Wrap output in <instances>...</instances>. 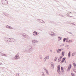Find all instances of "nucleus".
Returning <instances> with one entry per match:
<instances>
[{
  "label": "nucleus",
  "mask_w": 76,
  "mask_h": 76,
  "mask_svg": "<svg viewBox=\"0 0 76 76\" xmlns=\"http://www.w3.org/2000/svg\"><path fill=\"white\" fill-rule=\"evenodd\" d=\"M21 35H22V36L25 38H26L28 39V38H29V36L28 35L26 34L23 33H21Z\"/></svg>",
  "instance_id": "obj_1"
},
{
  "label": "nucleus",
  "mask_w": 76,
  "mask_h": 76,
  "mask_svg": "<svg viewBox=\"0 0 76 76\" xmlns=\"http://www.w3.org/2000/svg\"><path fill=\"white\" fill-rule=\"evenodd\" d=\"M57 72L59 74H60V72H60V69H57Z\"/></svg>",
  "instance_id": "obj_19"
},
{
  "label": "nucleus",
  "mask_w": 76,
  "mask_h": 76,
  "mask_svg": "<svg viewBox=\"0 0 76 76\" xmlns=\"http://www.w3.org/2000/svg\"><path fill=\"white\" fill-rule=\"evenodd\" d=\"M60 58H58V60L59 61V60H60Z\"/></svg>",
  "instance_id": "obj_52"
},
{
  "label": "nucleus",
  "mask_w": 76,
  "mask_h": 76,
  "mask_svg": "<svg viewBox=\"0 0 76 76\" xmlns=\"http://www.w3.org/2000/svg\"><path fill=\"white\" fill-rule=\"evenodd\" d=\"M67 39V38H64L63 39V42H65L66 41V40Z\"/></svg>",
  "instance_id": "obj_21"
},
{
  "label": "nucleus",
  "mask_w": 76,
  "mask_h": 76,
  "mask_svg": "<svg viewBox=\"0 0 76 76\" xmlns=\"http://www.w3.org/2000/svg\"><path fill=\"white\" fill-rule=\"evenodd\" d=\"M42 76H45V75H44V73L42 74Z\"/></svg>",
  "instance_id": "obj_46"
},
{
  "label": "nucleus",
  "mask_w": 76,
  "mask_h": 76,
  "mask_svg": "<svg viewBox=\"0 0 76 76\" xmlns=\"http://www.w3.org/2000/svg\"><path fill=\"white\" fill-rule=\"evenodd\" d=\"M6 28H8V29H13V28H12V26H9L7 25L6 26Z\"/></svg>",
  "instance_id": "obj_6"
},
{
  "label": "nucleus",
  "mask_w": 76,
  "mask_h": 76,
  "mask_svg": "<svg viewBox=\"0 0 76 76\" xmlns=\"http://www.w3.org/2000/svg\"><path fill=\"white\" fill-rule=\"evenodd\" d=\"M58 51H61V49H58Z\"/></svg>",
  "instance_id": "obj_35"
},
{
  "label": "nucleus",
  "mask_w": 76,
  "mask_h": 76,
  "mask_svg": "<svg viewBox=\"0 0 76 76\" xmlns=\"http://www.w3.org/2000/svg\"><path fill=\"white\" fill-rule=\"evenodd\" d=\"M62 56H64V51H62V52L61 53Z\"/></svg>",
  "instance_id": "obj_20"
},
{
  "label": "nucleus",
  "mask_w": 76,
  "mask_h": 76,
  "mask_svg": "<svg viewBox=\"0 0 76 76\" xmlns=\"http://www.w3.org/2000/svg\"><path fill=\"white\" fill-rule=\"evenodd\" d=\"M75 55V54L74 53H72V56H74Z\"/></svg>",
  "instance_id": "obj_32"
},
{
  "label": "nucleus",
  "mask_w": 76,
  "mask_h": 76,
  "mask_svg": "<svg viewBox=\"0 0 76 76\" xmlns=\"http://www.w3.org/2000/svg\"><path fill=\"white\" fill-rule=\"evenodd\" d=\"M61 38L60 37H58V38H59V39H60Z\"/></svg>",
  "instance_id": "obj_47"
},
{
  "label": "nucleus",
  "mask_w": 76,
  "mask_h": 76,
  "mask_svg": "<svg viewBox=\"0 0 76 76\" xmlns=\"http://www.w3.org/2000/svg\"><path fill=\"white\" fill-rule=\"evenodd\" d=\"M72 13L71 12H70L69 13Z\"/></svg>",
  "instance_id": "obj_57"
},
{
  "label": "nucleus",
  "mask_w": 76,
  "mask_h": 76,
  "mask_svg": "<svg viewBox=\"0 0 76 76\" xmlns=\"http://www.w3.org/2000/svg\"><path fill=\"white\" fill-rule=\"evenodd\" d=\"M5 41L6 42H10L12 41V39L6 37L5 38Z\"/></svg>",
  "instance_id": "obj_2"
},
{
  "label": "nucleus",
  "mask_w": 76,
  "mask_h": 76,
  "mask_svg": "<svg viewBox=\"0 0 76 76\" xmlns=\"http://www.w3.org/2000/svg\"><path fill=\"white\" fill-rule=\"evenodd\" d=\"M48 34L49 35H51V37H54V35H55V34H53L54 33L53 32H49Z\"/></svg>",
  "instance_id": "obj_5"
},
{
  "label": "nucleus",
  "mask_w": 76,
  "mask_h": 76,
  "mask_svg": "<svg viewBox=\"0 0 76 76\" xmlns=\"http://www.w3.org/2000/svg\"><path fill=\"white\" fill-rule=\"evenodd\" d=\"M72 25H74V23H72Z\"/></svg>",
  "instance_id": "obj_53"
},
{
  "label": "nucleus",
  "mask_w": 76,
  "mask_h": 76,
  "mask_svg": "<svg viewBox=\"0 0 76 76\" xmlns=\"http://www.w3.org/2000/svg\"><path fill=\"white\" fill-rule=\"evenodd\" d=\"M43 69H44V70H45L46 69L45 68V67H44Z\"/></svg>",
  "instance_id": "obj_44"
},
{
  "label": "nucleus",
  "mask_w": 76,
  "mask_h": 76,
  "mask_svg": "<svg viewBox=\"0 0 76 76\" xmlns=\"http://www.w3.org/2000/svg\"><path fill=\"white\" fill-rule=\"evenodd\" d=\"M72 40H69V41H68V43H69V42H72Z\"/></svg>",
  "instance_id": "obj_34"
},
{
  "label": "nucleus",
  "mask_w": 76,
  "mask_h": 76,
  "mask_svg": "<svg viewBox=\"0 0 76 76\" xmlns=\"http://www.w3.org/2000/svg\"><path fill=\"white\" fill-rule=\"evenodd\" d=\"M11 59L12 60H15V58H14V57L12 58Z\"/></svg>",
  "instance_id": "obj_39"
},
{
  "label": "nucleus",
  "mask_w": 76,
  "mask_h": 76,
  "mask_svg": "<svg viewBox=\"0 0 76 76\" xmlns=\"http://www.w3.org/2000/svg\"><path fill=\"white\" fill-rule=\"evenodd\" d=\"M58 41H60V40L59 39H58Z\"/></svg>",
  "instance_id": "obj_54"
},
{
  "label": "nucleus",
  "mask_w": 76,
  "mask_h": 76,
  "mask_svg": "<svg viewBox=\"0 0 76 76\" xmlns=\"http://www.w3.org/2000/svg\"><path fill=\"white\" fill-rule=\"evenodd\" d=\"M61 71L62 72V74H64V68H63V66H61Z\"/></svg>",
  "instance_id": "obj_7"
},
{
  "label": "nucleus",
  "mask_w": 76,
  "mask_h": 76,
  "mask_svg": "<svg viewBox=\"0 0 76 76\" xmlns=\"http://www.w3.org/2000/svg\"><path fill=\"white\" fill-rule=\"evenodd\" d=\"M69 33L70 34H72V33H71V32H69Z\"/></svg>",
  "instance_id": "obj_45"
},
{
  "label": "nucleus",
  "mask_w": 76,
  "mask_h": 76,
  "mask_svg": "<svg viewBox=\"0 0 76 76\" xmlns=\"http://www.w3.org/2000/svg\"><path fill=\"white\" fill-rule=\"evenodd\" d=\"M65 61V62H66V61Z\"/></svg>",
  "instance_id": "obj_60"
},
{
  "label": "nucleus",
  "mask_w": 76,
  "mask_h": 76,
  "mask_svg": "<svg viewBox=\"0 0 76 76\" xmlns=\"http://www.w3.org/2000/svg\"><path fill=\"white\" fill-rule=\"evenodd\" d=\"M33 35H34V36H36L37 35V32L36 31H34L33 33Z\"/></svg>",
  "instance_id": "obj_12"
},
{
  "label": "nucleus",
  "mask_w": 76,
  "mask_h": 76,
  "mask_svg": "<svg viewBox=\"0 0 76 76\" xmlns=\"http://www.w3.org/2000/svg\"><path fill=\"white\" fill-rule=\"evenodd\" d=\"M45 72H46V73H47V74H48V75L49 74V73H48V70L47 69L45 70Z\"/></svg>",
  "instance_id": "obj_26"
},
{
  "label": "nucleus",
  "mask_w": 76,
  "mask_h": 76,
  "mask_svg": "<svg viewBox=\"0 0 76 76\" xmlns=\"http://www.w3.org/2000/svg\"><path fill=\"white\" fill-rule=\"evenodd\" d=\"M61 39H62L61 38L59 39V40H61Z\"/></svg>",
  "instance_id": "obj_49"
},
{
  "label": "nucleus",
  "mask_w": 76,
  "mask_h": 76,
  "mask_svg": "<svg viewBox=\"0 0 76 76\" xmlns=\"http://www.w3.org/2000/svg\"><path fill=\"white\" fill-rule=\"evenodd\" d=\"M58 58V57H56L55 58V59L54 60V61H56L57 60V59Z\"/></svg>",
  "instance_id": "obj_17"
},
{
  "label": "nucleus",
  "mask_w": 76,
  "mask_h": 76,
  "mask_svg": "<svg viewBox=\"0 0 76 76\" xmlns=\"http://www.w3.org/2000/svg\"><path fill=\"white\" fill-rule=\"evenodd\" d=\"M68 15H67V16H69V17H71L72 18H73V17L72 16H70V15H69V13L68 14Z\"/></svg>",
  "instance_id": "obj_25"
},
{
  "label": "nucleus",
  "mask_w": 76,
  "mask_h": 76,
  "mask_svg": "<svg viewBox=\"0 0 76 76\" xmlns=\"http://www.w3.org/2000/svg\"><path fill=\"white\" fill-rule=\"evenodd\" d=\"M61 16H62V17H63V18H65L64 16V15H61Z\"/></svg>",
  "instance_id": "obj_40"
},
{
  "label": "nucleus",
  "mask_w": 76,
  "mask_h": 76,
  "mask_svg": "<svg viewBox=\"0 0 76 76\" xmlns=\"http://www.w3.org/2000/svg\"><path fill=\"white\" fill-rule=\"evenodd\" d=\"M15 42V40L14 39H11V42Z\"/></svg>",
  "instance_id": "obj_16"
},
{
  "label": "nucleus",
  "mask_w": 76,
  "mask_h": 76,
  "mask_svg": "<svg viewBox=\"0 0 76 76\" xmlns=\"http://www.w3.org/2000/svg\"><path fill=\"white\" fill-rule=\"evenodd\" d=\"M6 56H7V55L5 54H4L3 55V56H5V57H6Z\"/></svg>",
  "instance_id": "obj_33"
},
{
  "label": "nucleus",
  "mask_w": 76,
  "mask_h": 76,
  "mask_svg": "<svg viewBox=\"0 0 76 76\" xmlns=\"http://www.w3.org/2000/svg\"><path fill=\"white\" fill-rule=\"evenodd\" d=\"M65 47H69V45H67V46H65Z\"/></svg>",
  "instance_id": "obj_43"
},
{
  "label": "nucleus",
  "mask_w": 76,
  "mask_h": 76,
  "mask_svg": "<svg viewBox=\"0 0 76 76\" xmlns=\"http://www.w3.org/2000/svg\"><path fill=\"white\" fill-rule=\"evenodd\" d=\"M67 32L68 33H69V31H67Z\"/></svg>",
  "instance_id": "obj_58"
},
{
  "label": "nucleus",
  "mask_w": 76,
  "mask_h": 76,
  "mask_svg": "<svg viewBox=\"0 0 76 76\" xmlns=\"http://www.w3.org/2000/svg\"><path fill=\"white\" fill-rule=\"evenodd\" d=\"M15 75L16 76H19V73H16Z\"/></svg>",
  "instance_id": "obj_30"
},
{
  "label": "nucleus",
  "mask_w": 76,
  "mask_h": 76,
  "mask_svg": "<svg viewBox=\"0 0 76 76\" xmlns=\"http://www.w3.org/2000/svg\"><path fill=\"white\" fill-rule=\"evenodd\" d=\"M8 15H9V14H8Z\"/></svg>",
  "instance_id": "obj_62"
},
{
  "label": "nucleus",
  "mask_w": 76,
  "mask_h": 76,
  "mask_svg": "<svg viewBox=\"0 0 76 76\" xmlns=\"http://www.w3.org/2000/svg\"><path fill=\"white\" fill-rule=\"evenodd\" d=\"M66 58L64 57V58H62V60H66Z\"/></svg>",
  "instance_id": "obj_29"
},
{
  "label": "nucleus",
  "mask_w": 76,
  "mask_h": 76,
  "mask_svg": "<svg viewBox=\"0 0 76 76\" xmlns=\"http://www.w3.org/2000/svg\"><path fill=\"white\" fill-rule=\"evenodd\" d=\"M5 1H6V2L5 3V1H3V2H2V3L3 4H8V2H7V1H6V0H4Z\"/></svg>",
  "instance_id": "obj_9"
},
{
  "label": "nucleus",
  "mask_w": 76,
  "mask_h": 76,
  "mask_svg": "<svg viewBox=\"0 0 76 76\" xmlns=\"http://www.w3.org/2000/svg\"><path fill=\"white\" fill-rule=\"evenodd\" d=\"M71 75L72 76H75V75L73 73H72V72L71 73Z\"/></svg>",
  "instance_id": "obj_23"
},
{
  "label": "nucleus",
  "mask_w": 76,
  "mask_h": 76,
  "mask_svg": "<svg viewBox=\"0 0 76 76\" xmlns=\"http://www.w3.org/2000/svg\"><path fill=\"white\" fill-rule=\"evenodd\" d=\"M73 71L76 73V69H74Z\"/></svg>",
  "instance_id": "obj_42"
},
{
  "label": "nucleus",
  "mask_w": 76,
  "mask_h": 76,
  "mask_svg": "<svg viewBox=\"0 0 76 76\" xmlns=\"http://www.w3.org/2000/svg\"><path fill=\"white\" fill-rule=\"evenodd\" d=\"M57 51L58 53H60V51H58V50H57Z\"/></svg>",
  "instance_id": "obj_38"
},
{
  "label": "nucleus",
  "mask_w": 76,
  "mask_h": 76,
  "mask_svg": "<svg viewBox=\"0 0 76 76\" xmlns=\"http://www.w3.org/2000/svg\"><path fill=\"white\" fill-rule=\"evenodd\" d=\"M4 15H5V16L7 17H8L9 16L7 15L6 14H4Z\"/></svg>",
  "instance_id": "obj_31"
},
{
  "label": "nucleus",
  "mask_w": 76,
  "mask_h": 76,
  "mask_svg": "<svg viewBox=\"0 0 76 76\" xmlns=\"http://www.w3.org/2000/svg\"><path fill=\"white\" fill-rule=\"evenodd\" d=\"M73 64L74 65H75V64H76L75 63V62L74 61H73Z\"/></svg>",
  "instance_id": "obj_37"
},
{
  "label": "nucleus",
  "mask_w": 76,
  "mask_h": 76,
  "mask_svg": "<svg viewBox=\"0 0 76 76\" xmlns=\"http://www.w3.org/2000/svg\"><path fill=\"white\" fill-rule=\"evenodd\" d=\"M46 59L45 58H44V61H46Z\"/></svg>",
  "instance_id": "obj_41"
},
{
  "label": "nucleus",
  "mask_w": 76,
  "mask_h": 76,
  "mask_svg": "<svg viewBox=\"0 0 76 76\" xmlns=\"http://www.w3.org/2000/svg\"><path fill=\"white\" fill-rule=\"evenodd\" d=\"M59 58L61 59V58H62V56H61Z\"/></svg>",
  "instance_id": "obj_36"
},
{
  "label": "nucleus",
  "mask_w": 76,
  "mask_h": 76,
  "mask_svg": "<svg viewBox=\"0 0 76 76\" xmlns=\"http://www.w3.org/2000/svg\"><path fill=\"white\" fill-rule=\"evenodd\" d=\"M61 50H63V49H61Z\"/></svg>",
  "instance_id": "obj_59"
},
{
  "label": "nucleus",
  "mask_w": 76,
  "mask_h": 76,
  "mask_svg": "<svg viewBox=\"0 0 76 76\" xmlns=\"http://www.w3.org/2000/svg\"><path fill=\"white\" fill-rule=\"evenodd\" d=\"M52 51H53V50H50V51H51V52Z\"/></svg>",
  "instance_id": "obj_55"
},
{
  "label": "nucleus",
  "mask_w": 76,
  "mask_h": 76,
  "mask_svg": "<svg viewBox=\"0 0 76 76\" xmlns=\"http://www.w3.org/2000/svg\"><path fill=\"white\" fill-rule=\"evenodd\" d=\"M52 63H53V62H51V66L52 68L53 67V69H54V64H52Z\"/></svg>",
  "instance_id": "obj_14"
},
{
  "label": "nucleus",
  "mask_w": 76,
  "mask_h": 76,
  "mask_svg": "<svg viewBox=\"0 0 76 76\" xmlns=\"http://www.w3.org/2000/svg\"><path fill=\"white\" fill-rule=\"evenodd\" d=\"M67 39H66V42H67L69 41V38L67 37Z\"/></svg>",
  "instance_id": "obj_28"
},
{
  "label": "nucleus",
  "mask_w": 76,
  "mask_h": 76,
  "mask_svg": "<svg viewBox=\"0 0 76 76\" xmlns=\"http://www.w3.org/2000/svg\"><path fill=\"white\" fill-rule=\"evenodd\" d=\"M62 45L63 46H64V44Z\"/></svg>",
  "instance_id": "obj_51"
},
{
  "label": "nucleus",
  "mask_w": 76,
  "mask_h": 76,
  "mask_svg": "<svg viewBox=\"0 0 76 76\" xmlns=\"http://www.w3.org/2000/svg\"><path fill=\"white\" fill-rule=\"evenodd\" d=\"M49 56H47L45 58H46V59L47 60V59H49Z\"/></svg>",
  "instance_id": "obj_27"
},
{
  "label": "nucleus",
  "mask_w": 76,
  "mask_h": 76,
  "mask_svg": "<svg viewBox=\"0 0 76 76\" xmlns=\"http://www.w3.org/2000/svg\"><path fill=\"white\" fill-rule=\"evenodd\" d=\"M19 58H20V57L19 55H16L15 57V60H18Z\"/></svg>",
  "instance_id": "obj_8"
},
{
  "label": "nucleus",
  "mask_w": 76,
  "mask_h": 76,
  "mask_svg": "<svg viewBox=\"0 0 76 76\" xmlns=\"http://www.w3.org/2000/svg\"><path fill=\"white\" fill-rule=\"evenodd\" d=\"M39 58L41 59V60H42V57L41 56H39Z\"/></svg>",
  "instance_id": "obj_24"
},
{
  "label": "nucleus",
  "mask_w": 76,
  "mask_h": 76,
  "mask_svg": "<svg viewBox=\"0 0 76 76\" xmlns=\"http://www.w3.org/2000/svg\"><path fill=\"white\" fill-rule=\"evenodd\" d=\"M72 67V64H70L69 66H68V69H67V72H69L70 70V69Z\"/></svg>",
  "instance_id": "obj_4"
},
{
  "label": "nucleus",
  "mask_w": 76,
  "mask_h": 76,
  "mask_svg": "<svg viewBox=\"0 0 76 76\" xmlns=\"http://www.w3.org/2000/svg\"><path fill=\"white\" fill-rule=\"evenodd\" d=\"M70 53H71V52L69 51L68 53V57H70V56H71Z\"/></svg>",
  "instance_id": "obj_18"
},
{
  "label": "nucleus",
  "mask_w": 76,
  "mask_h": 76,
  "mask_svg": "<svg viewBox=\"0 0 76 76\" xmlns=\"http://www.w3.org/2000/svg\"><path fill=\"white\" fill-rule=\"evenodd\" d=\"M58 2H59L58 1Z\"/></svg>",
  "instance_id": "obj_61"
},
{
  "label": "nucleus",
  "mask_w": 76,
  "mask_h": 76,
  "mask_svg": "<svg viewBox=\"0 0 76 76\" xmlns=\"http://www.w3.org/2000/svg\"><path fill=\"white\" fill-rule=\"evenodd\" d=\"M2 0V1H3V0Z\"/></svg>",
  "instance_id": "obj_63"
},
{
  "label": "nucleus",
  "mask_w": 76,
  "mask_h": 76,
  "mask_svg": "<svg viewBox=\"0 0 76 76\" xmlns=\"http://www.w3.org/2000/svg\"><path fill=\"white\" fill-rule=\"evenodd\" d=\"M37 20L38 21H39V20H42V22L40 21V22L41 23H45V22H44V21H43L42 20H39V19H37Z\"/></svg>",
  "instance_id": "obj_13"
},
{
  "label": "nucleus",
  "mask_w": 76,
  "mask_h": 76,
  "mask_svg": "<svg viewBox=\"0 0 76 76\" xmlns=\"http://www.w3.org/2000/svg\"><path fill=\"white\" fill-rule=\"evenodd\" d=\"M29 47L28 46L26 48L25 51H24V52H25V51H27L29 52Z\"/></svg>",
  "instance_id": "obj_10"
},
{
  "label": "nucleus",
  "mask_w": 76,
  "mask_h": 76,
  "mask_svg": "<svg viewBox=\"0 0 76 76\" xmlns=\"http://www.w3.org/2000/svg\"><path fill=\"white\" fill-rule=\"evenodd\" d=\"M67 48V49H69V48Z\"/></svg>",
  "instance_id": "obj_56"
},
{
  "label": "nucleus",
  "mask_w": 76,
  "mask_h": 76,
  "mask_svg": "<svg viewBox=\"0 0 76 76\" xmlns=\"http://www.w3.org/2000/svg\"><path fill=\"white\" fill-rule=\"evenodd\" d=\"M32 42L34 43H38V41L35 40H32Z\"/></svg>",
  "instance_id": "obj_11"
},
{
  "label": "nucleus",
  "mask_w": 76,
  "mask_h": 76,
  "mask_svg": "<svg viewBox=\"0 0 76 76\" xmlns=\"http://www.w3.org/2000/svg\"><path fill=\"white\" fill-rule=\"evenodd\" d=\"M60 65H58L57 66V69L58 70L60 69Z\"/></svg>",
  "instance_id": "obj_15"
},
{
  "label": "nucleus",
  "mask_w": 76,
  "mask_h": 76,
  "mask_svg": "<svg viewBox=\"0 0 76 76\" xmlns=\"http://www.w3.org/2000/svg\"><path fill=\"white\" fill-rule=\"evenodd\" d=\"M64 62V60H63L62 59L61 61V64H62L63 63V62Z\"/></svg>",
  "instance_id": "obj_22"
},
{
  "label": "nucleus",
  "mask_w": 76,
  "mask_h": 76,
  "mask_svg": "<svg viewBox=\"0 0 76 76\" xmlns=\"http://www.w3.org/2000/svg\"><path fill=\"white\" fill-rule=\"evenodd\" d=\"M28 53H31L33 51V49L32 48V46H28Z\"/></svg>",
  "instance_id": "obj_3"
},
{
  "label": "nucleus",
  "mask_w": 76,
  "mask_h": 76,
  "mask_svg": "<svg viewBox=\"0 0 76 76\" xmlns=\"http://www.w3.org/2000/svg\"><path fill=\"white\" fill-rule=\"evenodd\" d=\"M38 34H39V33H37V35H38Z\"/></svg>",
  "instance_id": "obj_50"
},
{
  "label": "nucleus",
  "mask_w": 76,
  "mask_h": 76,
  "mask_svg": "<svg viewBox=\"0 0 76 76\" xmlns=\"http://www.w3.org/2000/svg\"><path fill=\"white\" fill-rule=\"evenodd\" d=\"M61 61V59L59 60V61H58V62H60V61Z\"/></svg>",
  "instance_id": "obj_48"
}]
</instances>
